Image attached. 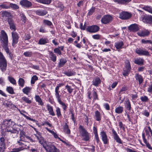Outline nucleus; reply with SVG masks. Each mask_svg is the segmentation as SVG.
Returning a JSON list of instances; mask_svg holds the SVG:
<instances>
[{
    "label": "nucleus",
    "instance_id": "f257e3e1",
    "mask_svg": "<svg viewBox=\"0 0 152 152\" xmlns=\"http://www.w3.org/2000/svg\"><path fill=\"white\" fill-rule=\"evenodd\" d=\"M1 33L0 40L2 47L7 54L9 55L10 58L12 60L13 54L10 51L7 35L4 31L3 30H2L1 31Z\"/></svg>",
    "mask_w": 152,
    "mask_h": 152
},
{
    "label": "nucleus",
    "instance_id": "f03ea898",
    "mask_svg": "<svg viewBox=\"0 0 152 152\" xmlns=\"http://www.w3.org/2000/svg\"><path fill=\"white\" fill-rule=\"evenodd\" d=\"M79 129L81 130L82 140L85 141H89L91 135L89 133L81 126H80Z\"/></svg>",
    "mask_w": 152,
    "mask_h": 152
},
{
    "label": "nucleus",
    "instance_id": "7ed1b4c3",
    "mask_svg": "<svg viewBox=\"0 0 152 152\" xmlns=\"http://www.w3.org/2000/svg\"><path fill=\"white\" fill-rule=\"evenodd\" d=\"M7 61L3 53L0 52V69L3 72H5L7 69Z\"/></svg>",
    "mask_w": 152,
    "mask_h": 152
},
{
    "label": "nucleus",
    "instance_id": "20e7f679",
    "mask_svg": "<svg viewBox=\"0 0 152 152\" xmlns=\"http://www.w3.org/2000/svg\"><path fill=\"white\" fill-rule=\"evenodd\" d=\"M42 145L47 152H53L56 147L51 142H47L45 141Z\"/></svg>",
    "mask_w": 152,
    "mask_h": 152
},
{
    "label": "nucleus",
    "instance_id": "39448f33",
    "mask_svg": "<svg viewBox=\"0 0 152 152\" xmlns=\"http://www.w3.org/2000/svg\"><path fill=\"white\" fill-rule=\"evenodd\" d=\"M12 45L14 47L15 45L18 42L19 37L18 34L16 32H12Z\"/></svg>",
    "mask_w": 152,
    "mask_h": 152
},
{
    "label": "nucleus",
    "instance_id": "423d86ee",
    "mask_svg": "<svg viewBox=\"0 0 152 152\" xmlns=\"http://www.w3.org/2000/svg\"><path fill=\"white\" fill-rule=\"evenodd\" d=\"M135 52L139 56H150L149 52L144 49L137 48L135 50Z\"/></svg>",
    "mask_w": 152,
    "mask_h": 152
},
{
    "label": "nucleus",
    "instance_id": "0eeeda50",
    "mask_svg": "<svg viewBox=\"0 0 152 152\" xmlns=\"http://www.w3.org/2000/svg\"><path fill=\"white\" fill-rule=\"evenodd\" d=\"M104 144H108L109 139L106 132L103 131L100 132V134Z\"/></svg>",
    "mask_w": 152,
    "mask_h": 152
},
{
    "label": "nucleus",
    "instance_id": "6e6552de",
    "mask_svg": "<svg viewBox=\"0 0 152 152\" xmlns=\"http://www.w3.org/2000/svg\"><path fill=\"white\" fill-rule=\"evenodd\" d=\"M112 19V17L109 15H105L102 18L101 22L104 24H106L110 22Z\"/></svg>",
    "mask_w": 152,
    "mask_h": 152
},
{
    "label": "nucleus",
    "instance_id": "1a4fd4ad",
    "mask_svg": "<svg viewBox=\"0 0 152 152\" xmlns=\"http://www.w3.org/2000/svg\"><path fill=\"white\" fill-rule=\"evenodd\" d=\"M130 69L131 66L129 62L127 61L126 63L125 68H124V71L122 72L123 75L125 76H127Z\"/></svg>",
    "mask_w": 152,
    "mask_h": 152
},
{
    "label": "nucleus",
    "instance_id": "9d476101",
    "mask_svg": "<svg viewBox=\"0 0 152 152\" xmlns=\"http://www.w3.org/2000/svg\"><path fill=\"white\" fill-rule=\"evenodd\" d=\"M99 29V27L96 25H93L88 26L86 29L87 31L91 33H95L97 32Z\"/></svg>",
    "mask_w": 152,
    "mask_h": 152
},
{
    "label": "nucleus",
    "instance_id": "9b49d317",
    "mask_svg": "<svg viewBox=\"0 0 152 152\" xmlns=\"http://www.w3.org/2000/svg\"><path fill=\"white\" fill-rule=\"evenodd\" d=\"M88 97L89 99H91L92 97L93 98L94 100L98 99V95L96 92V89L93 90L91 92L88 91Z\"/></svg>",
    "mask_w": 152,
    "mask_h": 152
},
{
    "label": "nucleus",
    "instance_id": "f8f14e48",
    "mask_svg": "<svg viewBox=\"0 0 152 152\" xmlns=\"http://www.w3.org/2000/svg\"><path fill=\"white\" fill-rule=\"evenodd\" d=\"M114 140L119 144H122V142L116 131L113 129L112 130Z\"/></svg>",
    "mask_w": 152,
    "mask_h": 152
},
{
    "label": "nucleus",
    "instance_id": "ddd939ff",
    "mask_svg": "<svg viewBox=\"0 0 152 152\" xmlns=\"http://www.w3.org/2000/svg\"><path fill=\"white\" fill-rule=\"evenodd\" d=\"M131 16V14L126 12H123L119 13V18L122 19H127L129 18Z\"/></svg>",
    "mask_w": 152,
    "mask_h": 152
},
{
    "label": "nucleus",
    "instance_id": "4468645a",
    "mask_svg": "<svg viewBox=\"0 0 152 152\" xmlns=\"http://www.w3.org/2000/svg\"><path fill=\"white\" fill-rule=\"evenodd\" d=\"M4 124L6 126V130L8 128H11L12 126L15 125V123L11 119L4 120Z\"/></svg>",
    "mask_w": 152,
    "mask_h": 152
},
{
    "label": "nucleus",
    "instance_id": "2eb2a0df",
    "mask_svg": "<svg viewBox=\"0 0 152 152\" xmlns=\"http://www.w3.org/2000/svg\"><path fill=\"white\" fill-rule=\"evenodd\" d=\"M142 20L144 23L152 24V16L150 15L144 16Z\"/></svg>",
    "mask_w": 152,
    "mask_h": 152
},
{
    "label": "nucleus",
    "instance_id": "dca6fc26",
    "mask_svg": "<svg viewBox=\"0 0 152 152\" xmlns=\"http://www.w3.org/2000/svg\"><path fill=\"white\" fill-rule=\"evenodd\" d=\"M20 4L22 6L28 8L32 5L31 2L27 0H23L20 2Z\"/></svg>",
    "mask_w": 152,
    "mask_h": 152
},
{
    "label": "nucleus",
    "instance_id": "f3484780",
    "mask_svg": "<svg viewBox=\"0 0 152 152\" xmlns=\"http://www.w3.org/2000/svg\"><path fill=\"white\" fill-rule=\"evenodd\" d=\"M0 140V152H3L6 149L5 139L3 137H1Z\"/></svg>",
    "mask_w": 152,
    "mask_h": 152
},
{
    "label": "nucleus",
    "instance_id": "a211bd4d",
    "mask_svg": "<svg viewBox=\"0 0 152 152\" xmlns=\"http://www.w3.org/2000/svg\"><path fill=\"white\" fill-rule=\"evenodd\" d=\"M150 33V32L148 30L145 29L141 31L138 32L137 34L140 37H145L148 36Z\"/></svg>",
    "mask_w": 152,
    "mask_h": 152
},
{
    "label": "nucleus",
    "instance_id": "6ab92c4d",
    "mask_svg": "<svg viewBox=\"0 0 152 152\" xmlns=\"http://www.w3.org/2000/svg\"><path fill=\"white\" fill-rule=\"evenodd\" d=\"M128 29L131 31L136 32L139 29L138 26L136 24H133L131 25L128 27Z\"/></svg>",
    "mask_w": 152,
    "mask_h": 152
},
{
    "label": "nucleus",
    "instance_id": "aec40b11",
    "mask_svg": "<svg viewBox=\"0 0 152 152\" xmlns=\"http://www.w3.org/2000/svg\"><path fill=\"white\" fill-rule=\"evenodd\" d=\"M7 21L9 25L10 28L11 30L15 31L16 30L15 24L14 21L11 18H9Z\"/></svg>",
    "mask_w": 152,
    "mask_h": 152
},
{
    "label": "nucleus",
    "instance_id": "412c9836",
    "mask_svg": "<svg viewBox=\"0 0 152 152\" xmlns=\"http://www.w3.org/2000/svg\"><path fill=\"white\" fill-rule=\"evenodd\" d=\"M6 131L8 132H10L11 134H15V136H17L19 133L18 130L13 127L11 128H8L6 129Z\"/></svg>",
    "mask_w": 152,
    "mask_h": 152
},
{
    "label": "nucleus",
    "instance_id": "4be33fe9",
    "mask_svg": "<svg viewBox=\"0 0 152 152\" xmlns=\"http://www.w3.org/2000/svg\"><path fill=\"white\" fill-rule=\"evenodd\" d=\"M46 107L50 115L53 116L55 115V114L53 111V107L52 106L48 104H47Z\"/></svg>",
    "mask_w": 152,
    "mask_h": 152
},
{
    "label": "nucleus",
    "instance_id": "5701e85b",
    "mask_svg": "<svg viewBox=\"0 0 152 152\" xmlns=\"http://www.w3.org/2000/svg\"><path fill=\"white\" fill-rule=\"evenodd\" d=\"M64 48V46L58 47V48H56L54 49V52L58 55L60 56L62 54L61 51L63 50Z\"/></svg>",
    "mask_w": 152,
    "mask_h": 152
},
{
    "label": "nucleus",
    "instance_id": "b1692460",
    "mask_svg": "<svg viewBox=\"0 0 152 152\" xmlns=\"http://www.w3.org/2000/svg\"><path fill=\"white\" fill-rule=\"evenodd\" d=\"M132 0H113V1L118 4L126 5Z\"/></svg>",
    "mask_w": 152,
    "mask_h": 152
},
{
    "label": "nucleus",
    "instance_id": "393cba45",
    "mask_svg": "<svg viewBox=\"0 0 152 152\" xmlns=\"http://www.w3.org/2000/svg\"><path fill=\"white\" fill-rule=\"evenodd\" d=\"M134 62L135 64L139 65H142L144 64V59L142 58L139 57L134 59Z\"/></svg>",
    "mask_w": 152,
    "mask_h": 152
},
{
    "label": "nucleus",
    "instance_id": "a878e982",
    "mask_svg": "<svg viewBox=\"0 0 152 152\" xmlns=\"http://www.w3.org/2000/svg\"><path fill=\"white\" fill-rule=\"evenodd\" d=\"M49 57L51 60L54 62L56 61V56L55 54L51 51H48Z\"/></svg>",
    "mask_w": 152,
    "mask_h": 152
},
{
    "label": "nucleus",
    "instance_id": "bb28decb",
    "mask_svg": "<svg viewBox=\"0 0 152 152\" xmlns=\"http://www.w3.org/2000/svg\"><path fill=\"white\" fill-rule=\"evenodd\" d=\"M63 73L68 77L75 75L76 73L73 70L68 69L67 71L64 72Z\"/></svg>",
    "mask_w": 152,
    "mask_h": 152
},
{
    "label": "nucleus",
    "instance_id": "cd10ccee",
    "mask_svg": "<svg viewBox=\"0 0 152 152\" xmlns=\"http://www.w3.org/2000/svg\"><path fill=\"white\" fill-rule=\"evenodd\" d=\"M45 129H46L49 132L51 133L53 135V136L54 137L55 139H58L59 140V139H60L58 135V134H57L56 132H55L53 130H51L48 129L47 127H45Z\"/></svg>",
    "mask_w": 152,
    "mask_h": 152
},
{
    "label": "nucleus",
    "instance_id": "c85d7f7f",
    "mask_svg": "<svg viewBox=\"0 0 152 152\" xmlns=\"http://www.w3.org/2000/svg\"><path fill=\"white\" fill-rule=\"evenodd\" d=\"M94 118L97 121H100L101 120V115L100 113L98 110L95 111Z\"/></svg>",
    "mask_w": 152,
    "mask_h": 152
},
{
    "label": "nucleus",
    "instance_id": "c756f323",
    "mask_svg": "<svg viewBox=\"0 0 152 152\" xmlns=\"http://www.w3.org/2000/svg\"><path fill=\"white\" fill-rule=\"evenodd\" d=\"M29 150L32 152H38V148L37 146L35 145H30L28 147Z\"/></svg>",
    "mask_w": 152,
    "mask_h": 152
},
{
    "label": "nucleus",
    "instance_id": "7c9ffc66",
    "mask_svg": "<svg viewBox=\"0 0 152 152\" xmlns=\"http://www.w3.org/2000/svg\"><path fill=\"white\" fill-rule=\"evenodd\" d=\"M36 14L39 16H44L46 14L47 12L45 10H38L35 11Z\"/></svg>",
    "mask_w": 152,
    "mask_h": 152
},
{
    "label": "nucleus",
    "instance_id": "2f4dec72",
    "mask_svg": "<svg viewBox=\"0 0 152 152\" xmlns=\"http://www.w3.org/2000/svg\"><path fill=\"white\" fill-rule=\"evenodd\" d=\"M58 102L59 104L61 105L62 108L63 109V111L64 112L66 111L68 107V104L62 102L61 100Z\"/></svg>",
    "mask_w": 152,
    "mask_h": 152
},
{
    "label": "nucleus",
    "instance_id": "473e14b6",
    "mask_svg": "<svg viewBox=\"0 0 152 152\" xmlns=\"http://www.w3.org/2000/svg\"><path fill=\"white\" fill-rule=\"evenodd\" d=\"M142 8L145 11L152 14V7L151 6L148 5H144L142 7Z\"/></svg>",
    "mask_w": 152,
    "mask_h": 152
},
{
    "label": "nucleus",
    "instance_id": "72a5a7b5",
    "mask_svg": "<svg viewBox=\"0 0 152 152\" xmlns=\"http://www.w3.org/2000/svg\"><path fill=\"white\" fill-rule=\"evenodd\" d=\"M142 138L145 144L147 147L149 149L151 150L152 151V147L151 145L147 142L146 139L145 137V135L144 133L142 134Z\"/></svg>",
    "mask_w": 152,
    "mask_h": 152
},
{
    "label": "nucleus",
    "instance_id": "f704fd0d",
    "mask_svg": "<svg viewBox=\"0 0 152 152\" xmlns=\"http://www.w3.org/2000/svg\"><path fill=\"white\" fill-rule=\"evenodd\" d=\"M142 138L145 144L147 147L149 149L151 150L152 151V147L151 145L147 142L146 139L145 137V135L144 133L142 134Z\"/></svg>",
    "mask_w": 152,
    "mask_h": 152
},
{
    "label": "nucleus",
    "instance_id": "c9c22d12",
    "mask_svg": "<svg viewBox=\"0 0 152 152\" xmlns=\"http://www.w3.org/2000/svg\"><path fill=\"white\" fill-rule=\"evenodd\" d=\"M135 77L136 80L139 82V84H141L143 82V79L142 76L139 74H136Z\"/></svg>",
    "mask_w": 152,
    "mask_h": 152
},
{
    "label": "nucleus",
    "instance_id": "e433bc0d",
    "mask_svg": "<svg viewBox=\"0 0 152 152\" xmlns=\"http://www.w3.org/2000/svg\"><path fill=\"white\" fill-rule=\"evenodd\" d=\"M35 100L36 102L38 103V104L41 106L43 105V103L40 97L38 95H36L35 96Z\"/></svg>",
    "mask_w": 152,
    "mask_h": 152
},
{
    "label": "nucleus",
    "instance_id": "4c0bfd02",
    "mask_svg": "<svg viewBox=\"0 0 152 152\" xmlns=\"http://www.w3.org/2000/svg\"><path fill=\"white\" fill-rule=\"evenodd\" d=\"M63 131L64 132L68 134H70V130L68 126L66 123L63 126Z\"/></svg>",
    "mask_w": 152,
    "mask_h": 152
},
{
    "label": "nucleus",
    "instance_id": "58836bf2",
    "mask_svg": "<svg viewBox=\"0 0 152 152\" xmlns=\"http://www.w3.org/2000/svg\"><path fill=\"white\" fill-rule=\"evenodd\" d=\"M124 105L126 108L128 110L130 111L131 109V105L129 100L128 99L125 101Z\"/></svg>",
    "mask_w": 152,
    "mask_h": 152
},
{
    "label": "nucleus",
    "instance_id": "ea45409f",
    "mask_svg": "<svg viewBox=\"0 0 152 152\" xmlns=\"http://www.w3.org/2000/svg\"><path fill=\"white\" fill-rule=\"evenodd\" d=\"M1 15L2 17L5 18H9L11 16V13L7 11L2 12Z\"/></svg>",
    "mask_w": 152,
    "mask_h": 152
},
{
    "label": "nucleus",
    "instance_id": "a19ab883",
    "mask_svg": "<svg viewBox=\"0 0 152 152\" xmlns=\"http://www.w3.org/2000/svg\"><path fill=\"white\" fill-rule=\"evenodd\" d=\"M9 81L14 85H16V80L12 76H9L7 77Z\"/></svg>",
    "mask_w": 152,
    "mask_h": 152
},
{
    "label": "nucleus",
    "instance_id": "79ce46f5",
    "mask_svg": "<svg viewBox=\"0 0 152 152\" xmlns=\"http://www.w3.org/2000/svg\"><path fill=\"white\" fill-rule=\"evenodd\" d=\"M48 40L47 38H41L39 40L38 44L39 45H44L48 43Z\"/></svg>",
    "mask_w": 152,
    "mask_h": 152
},
{
    "label": "nucleus",
    "instance_id": "37998d69",
    "mask_svg": "<svg viewBox=\"0 0 152 152\" xmlns=\"http://www.w3.org/2000/svg\"><path fill=\"white\" fill-rule=\"evenodd\" d=\"M124 110L123 107L119 106L115 109V112L116 113L121 114L122 113Z\"/></svg>",
    "mask_w": 152,
    "mask_h": 152
},
{
    "label": "nucleus",
    "instance_id": "c03bdc74",
    "mask_svg": "<svg viewBox=\"0 0 152 152\" xmlns=\"http://www.w3.org/2000/svg\"><path fill=\"white\" fill-rule=\"evenodd\" d=\"M32 88L29 87H26L22 89L23 92L27 95L30 92Z\"/></svg>",
    "mask_w": 152,
    "mask_h": 152
},
{
    "label": "nucleus",
    "instance_id": "a18cd8bd",
    "mask_svg": "<svg viewBox=\"0 0 152 152\" xmlns=\"http://www.w3.org/2000/svg\"><path fill=\"white\" fill-rule=\"evenodd\" d=\"M100 82L101 80L98 77L94 79L93 80V84L96 86H98V85L100 84Z\"/></svg>",
    "mask_w": 152,
    "mask_h": 152
},
{
    "label": "nucleus",
    "instance_id": "49530a36",
    "mask_svg": "<svg viewBox=\"0 0 152 152\" xmlns=\"http://www.w3.org/2000/svg\"><path fill=\"white\" fill-rule=\"evenodd\" d=\"M20 125L21 126V128L20 129H19L20 131V138L21 139H22L23 138L25 137L26 136L25 134V132L23 131V127L21 126V125Z\"/></svg>",
    "mask_w": 152,
    "mask_h": 152
},
{
    "label": "nucleus",
    "instance_id": "de8ad7c7",
    "mask_svg": "<svg viewBox=\"0 0 152 152\" xmlns=\"http://www.w3.org/2000/svg\"><path fill=\"white\" fill-rule=\"evenodd\" d=\"M123 45L122 42H118L115 43V46L117 49H120L122 48Z\"/></svg>",
    "mask_w": 152,
    "mask_h": 152
},
{
    "label": "nucleus",
    "instance_id": "09e8293b",
    "mask_svg": "<svg viewBox=\"0 0 152 152\" xmlns=\"http://www.w3.org/2000/svg\"><path fill=\"white\" fill-rule=\"evenodd\" d=\"M66 62V60L63 58H61L59 60L58 66L59 67L63 66Z\"/></svg>",
    "mask_w": 152,
    "mask_h": 152
},
{
    "label": "nucleus",
    "instance_id": "8fccbe9b",
    "mask_svg": "<svg viewBox=\"0 0 152 152\" xmlns=\"http://www.w3.org/2000/svg\"><path fill=\"white\" fill-rule=\"evenodd\" d=\"M19 86L21 87H23L24 85L25 80L22 78H19L18 81Z\"/></svg>",
    "mask_w": 152,
    "mask_h": 152
},
{
    "label": "nucleus",
    "instance_id": "3c124183",
    "mask_svg": "<svg viewBox=\"0 0 152 152\" xmlns=\"http://www.w3.org/2000/svg\"><path fill=\"white\" fill-rule=\"evenodd\" d=\"M35 136L37 137V139L39 141V142L40 144L41 145L45 141L44 140L43 138L42 137H40L38 135H37V134H34Z\"/></svg>",
    "mask_w": 152,
    "mask_h": 152
},
{
    "label": "nucleus",
    "instance_id": "603ef678",
    "mask_svg": "<svg viewBox=\"0 0 152 152\" xmlns=\"http://www.w3.org/2000/svg\"><path fill=\"white\" fill-rule=\"evenodd\" d=\"M56 112L57 116L58 118L61 117L62 115L61 113L60 109L58 107H56Z\"/></svg>",
    "mask_w": 152,
    "mask_h": 152
},
{
    "label": "nucleus",
    "instance_id": "864d4df0",
    "mask_svg": "<svg viewBox=\"0 0 152 152\" xmlns=\"http://www.w3.org/2000/svg\"><path fill=\"white\" fill-rule=\"evenodd\" d=\"M10 7H11L13 10H17L19 8V7L18 5L12 3H10Z\"/></svg>",
    "mask_w": 152,
    "mask_h": 152
},
{
    "label": "nucleus",
    "instance_id": "5fc2aeb1",
    "mask_svg": "<svg viewBox=\"0 0 152 152\" xmlns=\"http://www.w3.org/2000/svg\"><path fill=\"white\" fill-rule=\"evenodd\" d=\"M6 90L10 94H13L14 93L13 88L12 87L8 86L7 87Z\"/></svg>",
    "mask_w": 152,
    "mask_h": 152
},
{
    "label": "nucleus",
    "instance_id": "6e6d98bb",
    "mask_svg": "<svg viewBox=\"0 0 152 152\" xmlns=\"http://www.w3.org/2000/svg\"><path fill=\"white\" fill-rule=\"evenodd\" d=\"M140 99L142 102H148L149 100L148 97L145 95L141 96Z\"/></svg>",
    "mask_w": 152,
    "mask_h": 152
},
{
    "label": "nucleus",
    "instance_id": "4d7b16f0",
    "mask_svg": "<svg viewBox=\"0 0 152 152\" xmlns=\"http://www.w3.org/2000/svg\"><path fill=\"white\" fill-rule=\"evenodd\" d=\"M152 42L151 40H145L144 39H142L141 40V42L142 43L144 44H151Z\"/></svg>",
    "mask_w": 152,
    "mask_h": 152
},
{
    "label": "nucleus",
    "instance_id": "13d9d810",
    "mask_svg": "<svg viewBox=\"0 0 152 152\" xmlns=\"http://www.w3.org/2000/svg\"><path fill=\"white\" fill-rule=\"evenodd\" d=\"M55 96L57 99L58 102L61 101V95L59 93V91L55 92Z\"/></svg>",
    "mask_w": 152,
    "mask_h": 152
},
{
    "label": "nucleus",
    "instance_id": "bf43d9fd",
    "mask_svg": "<svg viewBox=\"0 0 152 152\" xmlns=\"http://www.w3.org/2000/svg\"><path fill=\"white\" fill-rule=\"evenodd\" d=\"M43 22L44 24L47 25L48 26H51L53 25V24L52 22L49 20H43Z\"/></svg>",
    "mask_w": 152,
    "mask_h": 152
},
{
    "label": "nucleus",
    "instance_id": "052dcab7",
    "mask_svg": "<svg viewBox=\"0 0 152 152\" xmlns=\"http://www.w3.org/2000/svg\"><path fill=\"white\" fill-rule=\"evenodd\" d=\"M22 100L26 103L28 104H30L31 102V100L29 99L27 97L23 96L22 98Z\"/></svg>",
    "mask_w": 152,
    "mask_h": 152
},
{
    "label": "nucleus",
    "instance_id": "680f3d73",
    "mask_svg": "<svg viewBox=\"0 0 152 152\" xmlns=\"http://www.w3.org/2000/svg\"><path fill=\"white\" fill-rule=\"evenodd\" d=\"M38 80V77L37 76L34 75L32 77L31 80V83L32 84H34L35 83V82L37 80Z\"/></svg>",
    "mask_w": 152,
    "mask_h": 152
},
{
    "label": "nucleus",
    "instance_id": "e2e57ef3",
    "mask_svg": "<svg viewBox=\"0 0 152 152\" xmlns=\"http://www.w3.org/2000/svg\"><path fill=\"white\" fill-rule=\"evenodd\" d=\"M127 89L128 88L126 86H124L122 87L119 91V94H122L123 93H124L125 92Z\"/></svg>",
    "mask_w": 152,
    "mask_h": 152
},
{
    "label": "nucleus",
    "instance_id": "0e129e2a",
    "mask_svg": "<svg viewBox=\"0 0 152 152\" xmlns=\"http://www.w3.org/2000/svg\"><path fill=\"white\" fill-rule=\"evenodd\" d=\"M68 92L70 94H71L73 91V89L71 88V86L68 85H66L65 86Z\"/></svg>",
    "mask_w": 152,
    "mask_h": 152
},
{
    "label": "nucleus",
    "instance_id": "69168bd1",
    "mask_svg": "<svg viewBox=\"0 0 152 152\" xmlns=\"http://www.w3.org/2000/svg\"><path fill=\"white\" fill-rule=\"evenodd\" d=\"M51 0H39V2L46 4H49L51 2Z\"/></svg>",
    "mask_w": 152,
    "mask_h": 152
},
{
    "label": "nucleus",
    "instance_id": "338daca9",
    "mask_svg": "<svg viewBox=\"0 0 152 152\" xmlns=\"http://www.w3.org/2000/svg\"><path fill=\"white\" fill-rule=\"evenodd\" d=\"M23 55L26 57H30L32 55V52L31 51H26L23 53Z\"/></svg>",
    "mask_w": 152,
    "mask_h": 152
},
{
    "label": "nucleus",
    "instance_id": "774afa93",
    "mask_svg": "<svg viewBox=\"0 0 152 152\" xmlns=\"http://www.w3.org/2000/svg\"><path fill=\"white\" fill-rule=\"evenodd\" d=\"M55 4L56 6L57 7L60 8L61 9L63 8V6L60 2H56Z\"/></svg>",
    "mask_w": 152,
    "mask_h": 152
}]
</instances>
